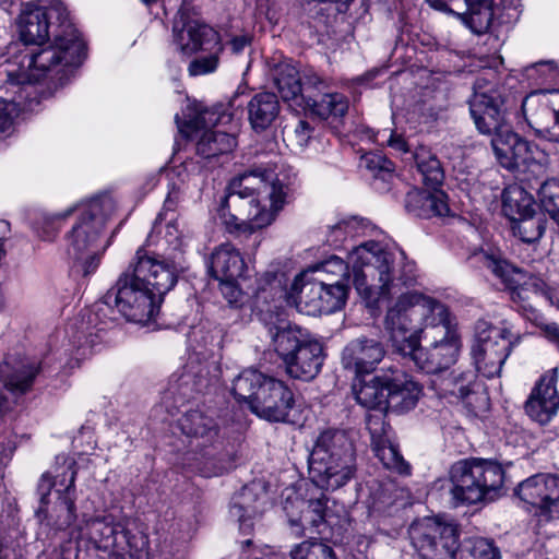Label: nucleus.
<instances>
[{"label": "nucleus", "mask_w": 559, "mask_h": 559, "mask_svg": "<svg viewBox=\"0 0 559 559\" xmlns=\"http://www.w3.org/2000/svg\"><path fill=\"white\" fill-rule=\"evenodd\" d=\"M158 559H182V552L179 547L165 542L160 547Z\"/></svg>", "instance_id": "nucleus-64"}, {"label": "nucleus", "mask_w": 559, "mask_h": 559, "mask_svg": "<svg viewBox=\"0 0 559 559\" xmlns=\"http://www.w3.org/2000/svg\"><path fill=\"white\" fill-rule=\"evenodd\" d=\"M273 81L284 102L302 105L307 95L302 92L300 72L293 63L280 62L274 68Z\"/></svg>", "instance_id": "nucleus-37"}, {"label": "nucleus", "mask_w": 559, "mask_h": 559, "mask_svg": "<svg viewBox=\"0 0 559 559\" xmlns=\"http://www.w3.org/2000/svg\"><path fill=\"white\" fill-rule=\"evenodd\" d=\"M173 41L176 49L186 56L203 50H224L219 33L200 21L187 3H182L174 19Z\"/></svg>", "instance_id": "nucleus-20"}, {"label": "nucleus", "mask_w": 559, "mask_h": 559, "mask_svg": "<svg viewBox=\"0 0 559 559\" xmlns=\"http://www.w3.org/2000/svg\"><path fill=\"white\" fill-rule=\"evenodd\" d=\"M275 162H259L230 180L229 197L250 199L248 219L251 229L271 225L284 209L288 186L280 178Z\"/></svg>", "instance_id": "nucleus-7"}, {"label": "nucleus", "mask_w": 559, "mask_h": 559, "mask_svg": "<svg viewBox=\"0 0 559 559\" xmlns=\"http://www.w3.org/2000/svg\"><path fill=\"white\" fill-rule=\"evenodd\" d=\"M292 559H337L333 549L318 540H305L290 551Z\"/></svg>", "instance_id": "nucleus-52"}, {"label": "nucleus", "mask_w": 559, "mask_h": 559, "mask_svg": "<svg viewBox=\"0 0 559 559\" xmlns=\"http://www.w3.org/2000/svg\"><path fill=\"white\" fill-rule=\"evenodd\" d=\"M320 295L321 301L316 300L310 307V311L329 314L340 310L345 305L347 288L340 280L331 284H326L322 280V294Z\"/></svg>", "instance_id": "nucleus-45"}, {"label": "nucleus", "mask_w": 559, "mask_h": 559, "mask_svg": "<svg viewBox=\"0 0 559 559\" xmlns=\"http://www.w3.org/2000/svg\"><path fill=\"white\" fill-rule=\"evenodd\" d=\"M408 193L407 207L419 217L445 216L450 212L447 195L442 190L430 188Z\"/></svg>", "instance_id": "nucleus-34"}, {"label": "nucleus", "mask_w": 559, "mask_h": 559, "mask_svg": "<svg viewBox=\"0 0 559 559\" xmlns=\"http://www.w3.org/2000/svg\"><path fill=\"white\" fill-rule=\"evenodd\" d=\"M79 538H86L96 549L108 551L110 559H141L148 555L146 537H130L126 523L110 513L85 520Z\"/></svg>", "instance_id": "nucleus-13"}, {"label": "nucleus", "mask_w": 559, "mask_h": 559, "mask_svg": "<svg viewBox=\"0 0 559 559\" xmlns=\"http://www.w3.org/2000/svg\"><path fill=\"white\" fill-rule=\"evenodd\" d=\"M502 212L512 222L536 212L535 201L518 185L507 187L502 192Z\"/></svg>", "instance_id": "nucleus-43"}, {"label": "nucleus", "mask_w": 559, "mask_h": 559, "mask_svg": "<svg viewBox=\"0 0 559 559\" xmlns=\"http://www.w3.org/2000/svg\"><path fill=\"white\" fill-rule=\"evenodd\" d=\"M105 336L106 333L103 330L88 329L87 331L73 332V326L71 325L70 329H57L50 335L49 346H72L76 347V349L93 348L100 345Z\"/></svg>", "instance_id": "nucleus-41"}, {"label": "nucleus", "mask_w": 559, "mask_h": 559, "mask_svg": "<svg viewBox=\"0 0 559 559\" xmlns=\"http://www.w3.org/2000/svg\"><path fill=\"white\" fill-rule=\"evenodd\" d=\"M193 114L188 115L187 120H181L176 115L177 127L185 136L195 139L197 154L205 159L230 153L236 146V138L223 130L207 129L209 126L224 124L230 120V115L222 111V107L213 109H198L190 107Z\"/></svg>", "instance_id": "nucleus-12"}, {"label": "nucleus", "mask_w": 559, "mask_h": 559, "mask_svg": "<svg viewBox=\"0 0 559 559\" xmlns=\"http://www.w3.org/2000/svg\"><path fill=\"white\" fill-rule=\"evenodd\" d=\"M202 52L204 56L195 58L188 67V72L191 76L213 73L218 67L222 52H215L214 49L203 50Z\"/></svg>", "instance_id": "nucleus-56"}, {"label": "nucleus", "mask_w": 559, "mask_h": 559, "mask_svg": "<svg viewBox=\"0 0 559 559\" xmlns=\"http://www.w3.org/2000/svg\"><path fill=\"white\" fill-rule=\"evenodd\" d=\"M352 269L353 284L369 307L401 293L402 287L416 281L415 263L407 261L403 251H393L378 240H365L353 246L347 262L332 257L312 272L333 274L338 280Z\"/></svg>", "instance_id": "nucleus-1"}, {"label": "nucleus", "mask_w": 559, "mask_h": 559, "mask_svg": "<svg viewBox=\"0 0 559 559\" xmlns=\"http://www.w3.org/2000/svg\"><path fill=\"white\" fill-rule=\"evenodd\" d=\"M194 163H185L174 168L169 174V185L166 199L160 212L177 213L176 210L186 195L192 197L201 190L202 175L194 173Z\"/></svg>", "instance_id": "nucleus-27"}, {"label": "nucleus", "mask_w": 559, "mask_h": 559, "mask_svg": "<svg viewBox=\"0 0 559 559\" xmlns=\"http://www.w3.org/2000/svg\"><path fill=\"white\" fill-rule=\"evenodd\" d=\"M558 369L546 371L533 388L525 403L527 415L535 421L545 425L559 409V393L557 391Z\"/></svg>", "instance_id": "nucleus-24"}, {"label": "nucleus", "mask_w": 559, "mask_h": 559, "mask_svg": "<svg viewBox=\"0 0 559 559\" xmlns=\"http://www.w3.org/2000/svg\"><path fill=\"white\" fill-rule=\"evenodd\" d=\"M515 493L540 521L559 519V478L536 474L519 484Z\"/></svg>", "instance_id": "nucleus-21"}, {"label": "nucleus", "mask_w": 559, "mask_h": 559, "mask_svg": "<svg viewBox=\"0 0 559 559\" xmlns=\"http://www.w3.org/2000/svg\"><path fill=\"white\" fill-rule=\"evenodd\" d=\"M513 233L524 242L537 241L546 229L545 218L536 212L513 222Z\"/></svg>", "instance_id": "nucleus-49"}, {"label": "nucleus", "mask_w": 559, "mask_h": 559, "mask_svg": "<svg viewBox=\"0 0 559 559\" xmlns=\"http://www.w3.org/2000/svg\"><path fill=\"white\" fill-rule=\"evenodd\" d=\"M263 511L262 503L249 487L233 498L229 509L231 518L239 522L240 530L247 532L252 527V520Z\"/></svg>", "instance_id": "nucleus-42"}, {"label": "nucleus", "mask_w": 559, "mask_h": 559, "mask_svg": "<svg viewBox=\"0 0 559 559\" xmlns=\"http://www.w3.org/2000/svg\"><path fill=\"white\" fill-rule=\"evenodd\" d=\"M441 12L453 14L475 34L486 33L503 10H515L520 0H426Z\"/></svg>", "instance_id": "nucleus-19"}, {"label": "nucleus", "mask_w": 559, "mask_h": 559, "mask_svg": "<svg viewBox=\"0 0 559 559\" xmlns=\"http://www.w3.org/2000/svg\"><path fill=\"white\" fill-rule=\"evenodd\" d=\"M326 502L328 500L324 496L309 501L298 498L295 501L287 499L284 510L293 527H301L302 530L312 527L321 533V526L328 522Z\"/></svg>", "instance_id": "nucleus-28"}, {"label": "nucleus", "mask_w": 559, "mask_h": 559, "mask_svg": "<svg viewBox=\"0 0 559 559\" xmlns=\"http://www.w3.org/2000/svg\"><path fill=\"white\" fill-rule=\"evenodd\" d=\"M103 304L129 322L147 325L158 316L163 301L126 270L104 295Z\"/></svg>", "instance_id": "nucleus-14"}, {"label": "nucleus", "mask_w": 559, "mask_h": 559, "mask_svg": "<svg viewBox=\"0 0 559 559\" xmlns=\"http://www.w3.org/2000/svg\"><path fill=\"white\" fill-rule=\"evenodd\" d=\"M324 357L323 352H287L283 362L292 378L308 381L319 373Z\"/></svg>", "instance_id": "nucleus-40"}, {"label": "nucleus", "mask_w": 559, "mask_h": 559, "mask_svg": "<svg viewBox=\"0 0 559 559\" xmlns=\"http://www.w3.org/2000/svg\"><path fill=\"white\" fill-rule=\"evenodd\" d=\"M248 119L253 130L267 129L280 114V103L275 94L257 93L247 105Z\"/></svg>", "instance_id": "nucleus-38"}, {"label": "nucleus", "mask_w": 559, "mask_h": 559, "mask_svg": "<svg viewBox=\"0 0 559 559\" xmlns=\"http://www.w3.org/2000/svg\"><path fill=\"white\" fill-rule=\"evenodd\" d=\"M415 160L421 180L427 188L439 187L444 178L439 159L427 148L420 147L415 153Z\"/></svg>", "instance_id": "nucleus-47"}, {"label": "nucleus", "mask_w": 559, "mask_h": 559, "mask_svg": "<svg viewBox=\"0 0 559 559\" xmlns=\"http://www.w3.org/2000/svg\"><path fill=\"white\" fill-rule=\"evenodd\" d=\"M40 371V364L21 352L8 353L0 364V416L11 407L9 397L2 392L17 396L26 393ZM15 449L12 431L0 423V559L22 557L23 533L20 530L17 508L7 493L2 481L3 469Z\"/></svg>", "instance_id": "nucleus-2"}, {"label": "nucleus", "mask_w": 559, "mask_h": 559, "mask_svg": "<svg viewBox=\"0 0 559 559\" xmlns=\"http://www.w3.org/2000/svg\"><path fill=\"white\" fill-rule=\"evenodd\" d=\"M414 549L423 559H455L459 535L451 524L431 518L416 520L408 528Z\"/></svg>", "instance_id": "nucleus-18"}, {"label": "nucleus", "mask_w": 559, "mask_h": 559, "mask_svg": "<svg viewBox=\"0 0 559 559\" xmlns=\"http://www.w3.org/2000/svg\"><path fill=\"white\" fill-rule=\"evenodd\" d=\"M273 344L277 348L283 349H304L319 348L322 349L323 344L316 338L306 329L298 325L287 324L286 326H275L269 330Z\"/></svg>", "instance_id": "nucleus-39"}, {"label": "nucleus", "mask_w": 559, "mask_h": 559, "mask_svg": "<svg viewBox=\"0 0 559 559\" xmlns=\"http://www.w3.org/2000/svg\"><path fill=\"white\" fill-rule=\"evenodd\" d=\"M407 357L426 373H437L453 365L456 352H408Z\"/></svg>", "instance_id": "nucleus-46"}, {"label": "nucleus", "mask_w": 559, "mask_h": 559, "mask_svg": "<svg viewBox=\"0 0 559 559\" xmlns=\"http://www.w3.org/2000/svg\"><path fill=\"white\" fill-rule=\"evenodd\" d=\"M467 260L474 267L489 270L509 287L527 284L525 274L509 264L502 258L501 251L490 243H484L479 248L474 249Z\"/></svg>", "instance_id": "nucleus-25"}, {"label": "nucleus", "mask_w": 559, "mask_h": 559, "mask_svg": "<svg viewBox=\"0 0 559 559\" xmlns=\"http://www.w3.org/2000/svg\"><path fill=\"white\" fill-rule=\"evenodd\" d=\"M111 210L112 203L108 198L82 201L63 211L43 215L37 233L41 239L52 240L60 223L71 218V227L63 236L64 253L73 270L87 276L96 271L110 246L106 225Z\"/></svg>", "instance_id": "nucleus-3"}, {"label": "nucleus", "mask_w": 559, "mask_h": 559, "mask_svg": "<svg viewBox=\"0 0 559 559\" xmlns=\"http://www.w3.org/2000/svg\"><path fill=\"white\" fill-rule=\"evenodd\" d=\"M443 324L439 345L459 347L461 335L449 318L448 308L439 300L417 290L401 293L388 308L385 328L395 349H419L424 330L420 325Z\"/></svg>", "instance_id": "nucleus-5"}, {"label": "nucleus", "mask_w": 559, "mask_h": 559, "mask_svg": "<svg viewBox=\"0 0 559 559\" xmlns=\"http://www.w3.org/2000/svg\"><path fill=\"white\" fill-rule=\"evenodd\" d=\"M356 455L345 431L326 430L317 439L309 457V477L324 490L346 485L355 475Z\"/></svg>", "instance_id": "nucleus-10"}, {"label": "nucleus", "mask_w": 559, "mask_h": 559, "mask_svg": "<svg viewBox=\"0 0 559 559\" xmlns=\"http://www.w3.org/2000/svg\"><path fill=\"white\" fill-rule=\"evenodd\" d=\"M543 102L554 112L556 122L559 124V90L554 91H535L527 95L522 102V112L525 119L530 121L528 116H533L534 107L537 103Z\"/></svg>", "instance_id": "nucleus-50"}, {"label": "nucleus", "mask_w": 559, "mask_h": 559, "mask_svg": "<svg viewBox=\"0 0 559 559\" xmlns=\"http://www.w3.org/2000/svg\"><path fill=\"white\" fill-rule=\"evenodd\" d=\"M469 111L479 132L484 134H497L508 128L507 109L501 93L493 85L483 86L477 81Z\"/></svg>", "instance_id": "nucleus-22"}, {"label": "nucleus", "mask_w": 559, "mask_h": 559, "mask_svg": "<svg viewBox=\"0 0 559 559\" xmlns=\"http://www.w3.org/2000/svg\"><path fill=\"white\" fill-rule=\"evenodd\" d=\"M378 233L376 226L368 219L358 216H346L328 226L326 242L335 249H347L346 242L349 240L372 237Z\"/></svg>", "instance_id": "nucleus-30"}, {"label": "nucleus", "mask_w": 559, "mask_h": 559, "mask_svg": "<svg viewBox=\"0 0 559 559\" xmlns=\"http://www.w3.org/2000/svg\"><path fill=\"white\" fill-rule=\"evenodd\" d=\"M542 207L559 224V180H546L538 190Z\"/></svg>", "instance_id": "nucleus-53"}, {"label": "nucleus", "mask_w": 559, "mask_h": 559, "mask_svg": "<svg viewBox=\"0 0 559 559\" xmlns=\"http://www.w3.org/2000/svg\"><path fill=\"white\" fill-rule=\"evenodd\" d=\"M301 106L319 118L326 119L330 116H344L348 109V102L343 94L326 93L322 95L320 100L307 95Z\"/></svg>", "instance_id": "nucleus-44"}, {"label": "nucleus", "mask_w": 559, "mask_h": 559, "mask_svg": "<svg viewBox=\"0 0 559 559\" xmlns=\"http://www.w3.org/2000/svg\"><path fill=\"white\" fill-rule=\"evenodd\" d=\"M75 461L63 457L53 472L44 473L37 484L39 507L36 518L41 528L49 533L68 532L72 539H79L83 526L76 524V468Z\"/></svg>", "instance_id": "nucleus-6"}, {"label": "nucleus", "mask_w": 559, "mask_h": 559, "mask_svg": "<svg viewBox=\"0 0 559 559\" xmlns=\"http://www.w3.org/2000/svg\"><path fill=\"white\" fill-rule=\"evenodd\" d=\"M525 76L536 84L554 82L559 78V68L552 60L539 61L525 69Z\"/></svg>", "instance_id": "nucleus-54"}, {"label": "nucleus", "mask_w": 559, "mask_h": 559, "mask_svg": "<svg viewBox=\"0 0 559 559\" xmlns=\"http://www.w3.org/2000/svg\"><path fill=\"white\" fill-rule=\"evenodd\" d=\"M508 354L504 352H474L476 369L486 378L499 376Z\"/></svg>", "instance_id": "nucleus-51"}, {"label": "nucleus", "mask_w": 559, "mask_h": 559, "mask_svg": "<svg viewBox=\"0 0 559 559\" xmlns=\"http://www.w3.org/2000/svg\"><path fill=\"white\" fill-rule=\"evenodd\" d=\"M57 43L37 53L26 55L24 59L27 61V70L24 67L20 72L8 70L9 79L0 88V135L10 130L14 117L23 109L33 83L46 76L62 81L67 75V67L78 60L82 50L80 40L70 38L67 43Z\"/></svg>", "instance_id": "nucleus-4"}, {"label": "nucleus", "mask_w": 559, "mask_h": 559, "mask_svg": "<svg viewBox=\"0 0 559 559\" xmlns=\"http://www.w3.org/2000/svg\"><path fill=\"white\" fill-rule=\"evenodd\" d=\"M181 431L188 437L202 439V444L212 443L218 433L215 419L204 407L188 409L179 419Z\"/></svg>", "instance_id": "nucleus-36"}, {"label": "nucleus", "mask_w": 559, "mask_h": 559, "mask_svg": "<svg viewBox=\"0 0 559 559\" xmlns=\"http://www.w3.org/2000/svg\"><path fill=\"white\" fill-rule=\"evenodd\" d=\"M310 271L298 274L290 285L289 289L282 287V281L275 275L266 274L264 282L260 284L257 290V298L265 302L275 301L284 298L287 305L295 307L299 312L307 316H320L321 312L310 311V307L316 300L321 301L322 278L311 277Z\"/></svg>", "instance_id": "nucleus-17"}, {"label": "nucleus", "mask_w": 559, "mask_h": 559, "mask_svg": "<svg viewBox=\"0 0 559 559\" xmlns=\"http://www.w3.org/2000/svg\"><path fill=\"white\" fill-rule=\"evenodd\" d=\"M301 87L305 91H308L309 88L321 91L325 88L326 81L322 79L314 70L312 69H306L301 73Z\"/></svg>", "instance_id": "nucleus-63"}, {"label": "nucleus", "mask_w": 559, "mask_h": 559, "mask_svg": "<svg viewBox=\"0 0 559 559\" xmlns=\"http://www.w3.org/2000/svg\"><path fill=\"white\" fill-rule=\"evenodd\" d=\"M421 392L417 382L404 374L389 376L386 388L388 408L406 412L415 407Z\"/></svg>", "instance_id": "nucleus-33"}, {"label": "nucleus", "mask_w": 559, "mask_h": 559, "mask_svg": "<svg viewBox=\"0 0 559 559\" xmlns=\"http://www.w3.org/2000/svg\"><path fill=\"white\" fill-rule=\"evenodd\" d=\"M524 336L507 328L495 326L486 320H478L474 328V342L477 349L500 347L511 349L521 345Z\"/></svg>", "instance_id": "nucleus-32"}, {"label": "nucleus", "mask_w": 559, "mask_h": 559, "mask_svg": "<svg viewBox=\"0 0 559 559\" xmlns=\"http://www.w3.org/2000/svg\"><path fill=\"white\" fill-rule=\"evenodd\" d=\"M449 385L450 388L447 389L449 394L461 400L472 412L477 413L488 407L487 393L475 372H463L453 378Z\"/></svg>", "instance_id": "nucleus-31"}, {"label": "nucleus", "mask_w": 559, "mask_h": 559, "mask_svg": "<svg viewBox=\"0 0 559 559\" xmlns=\"http://www.w3.org/2000/svg\"><path fill=\"white\" fill-rule=\"evenodd\" d=\"M69 17L67 8L61 2H56L49 8H41L33 2H26L22 4L20 17H19V29L21 39L26 45H35L41 47L38 50L26 51L22 55V59L19 63V69L15 72H20L24 66V70H27V61L24 59L26 55L37 53L49 46L58 45L57 41H68L70 38H75L81 41L82 50L80 56L74 63L67 67V75L59 81L58 79L46 76L44 80H48L52 84L62 85L72 73V69L80 66L84 57L85 44L80 37V34L74 29L71 24H66Z\"/></svg>", "instance_id": "nucleus-8"}, {"label": "nucleus", "mask_w": 559, "mask_h": 559, "mask_svg": "<svg viewBox=\"0 0 559 559\" xmlns=\"http://www.w3.org/2000/svg\"><path fill=\"white\" fill-rule=\"evenodd\" d=\"M374 142L386 145L401 154L408 152V145L404 136L393 130L378 131L374 135Z\"/></svg>", "instance_id": "nucleus-60"}, {"label": "nucleus", "mask_w": 559, "mask_h": 559, "mask_svg": "<svg viewBox=\"0 0 559 559\" xmlns=\"http://www.w3.org/2000/svg\"><path fill=\"white\" fill-rule=\"evenodd\" d=\"M502 466L490 460L468 459L454 463L449 471V478L433 483V489L443 492L454 506L475 504L484 500L491 491L503 485Z\"/></svg>", "instance_id": "nucleus-9"}, {"label": "nucleus", "mask_w": 559, "mask_h": 559, "mask_svg": "<svg viewBox=\"0 0 559 559\" xmlns=\"http://www.w3.org/2000/svg\"><path fill=\"white\" fill-rule=\"evenodd\" d=\"M233 199L234 197H229V194H227L222 200L221 206L218 209V216L221 221L229 231L243 230L253 233L255 229H251L248 218L245 222L243 219L237 217L236 215L229 212V203Z\"/></svg>", "instance_id": "nucleus-57"}, {"label": "nucleus", "mask_w": 559, "mask_h": 559, "mask_svg": "<svg viewBox=\"0 0 559 559\" xmlns=\"http://www.w3.org/2000/svg\"><path fill=\"white\" fill-rule=\"evenodd\" d=\"M491 147L499 165L510 171L542 176L550 158L545 150L527 141L509 127L492 135Z\"/></svg>", "instance_id": "nucleus-15"}, {"label": "nucleus", "mask_w": 559, "mask_h": 559, "mask_svg": "<svg viewBox=\"0 0 559 559\" xmlns=\"http://www.w3.org/2000/svg\"><path fill=\"white\" fill-rule=\"evenodd\" d=\"M533 317L530 318L540 329L542 334L555 346L559 347V325L555 322L547 323L536 311H532Z\"/></svg>", "instance_id": "nucleus-62"}, {"label": "nucleus", "mask_w": 559, "mask_h": 559, "mask_svg": "<svg viewBox=\"0 0 559 559\" xmlns=\"http://www.w3.org/2000/svg\"><path fill=\"white\" fill-rule=\"evenodd\" d=\"M195 345L200 347H223L225 332L221 326L202 325L192 331Z\"/></svg>", "instance_id": "nucleus-55"}, {"label": "nucleus", "mask_w": 559, "mask_h": 559, "mask_svg": "<svg viewBox=\"0 0 559 559\" xmlns=\"http://www.w3.org/2000/svg\"><path fill=\"white\" fill-rule=\"evenodd\" d=\"M185 269L178 255L167 257L139 248L127 271L164 301L165 295L175 287Z\"/></svg>", "instance_id": "nucleus-16"}, {"label": "nucleus", "mask_w": 559, "mask_h": 559, "mask_svg": "<svg viewBox=\"0 0 559 559\" xmlns=\"http://www.w3.org/2000/svg\"><path fill=\"white\" fill-rule=\"evenodd\" d=\"M383 358V352H345L342 362L345 369L352 370L356 379L372 372Z\"/></svg>", "instance_id": "nucleus-48"}, {"label": "nucleus", "mask_w": 559, "mask_h": 559, "mask_svg": "<svg viewBox=\"0 0 559 559\" xmlns=\"http://www.w3.org/2000/svg\"><path fill=\"white\" fill-rule=\"evenodd\" d=\"M313 135V128L306 120H299L290 135V141L302 151L308 146Z\"/></svg>", "instance_id": "nucleus-61"}, {"label": "nucleus", "mask_w": 559, "mask_h": 559, "mask_svg": "<svg viewBox=\"0 0 559 559\" xmlns=\"http://www.w3.org/2000/svg\"><path fill=\"white\" fill-rule=\"evenodd\" d=\"M366 424L371 437L372 450L383 466L400 475H409L411 466L393 442L392 429L385 424L383 414L369 415Z\"/></svg>", "instance_id": "nucleus-23"}, {"label": "nucleus", "mask_w": 559, "mask_h": 559, "mask_svg": "<svg viewBox=\"0 0 559 559\" xmlns=\"http://www.w3.org/2000/svg\"><path fill=\"white\" fill-rule=\"evenodd\" d=\"M361 165L372 171L374 175H390L393 171L392 162L379 152L366 153L361 157Z\"/></svg>", "instance_id": "nucleus-58"}, {"label": "nucleus", "mask_w": 559, "mask_h": 559, "mask_svg": "<svg viewBox=\"0 0 559 559\" xmlns=\"http://www.w3.org/2000/svg\"><path fill=\"white\" fill-rule=\"evenodd\" d=\"M233 393L247 402L253 414L272 423L286 421L294 406V394L287 384L255 368H247L234 379Z\"/></svg>", "instance_id": "nucleus-11"}, {"label": "nucleus", "mask_w": 559, "mask_h": 559, "mask_svg": "<svg viewBox=\"0 0 559 559\" xmlns=\"http://www.w3.org/2000/svg\"><path fill=\"white\" fill-rule=\"evenodd\" d=\"M147 247H156L163 255L174 257L185 246L183 231L177 213L159 212L146 239Z\"/></svg>", "instance_id": "nucleus-26"}, {"label": "nucleus", "mask_w": 559, "mask_h": 559, "mask_svg": "<svg viewBox=\"0 0 559 559\" xmlns=\"http://www.w3.org/2000/svg\"><path fill=\"white\" fill-rule=\"evenodd\" d=\"M389 376H374L366 381L356 379L353 383V393L358 404L370 409H388L386 388Z\"/></svg>", "instance_id": "nucleus-35"}, {"label": "nucleus", "mask_w": 559, "mask_h": 559, "mask_svg": "<svg viewBox=\"0 0 559 559\" xmlns=\"http://www.w3.org/2000/svg\"><path fill=\"white\" fill-rule=\"evenodd\" d=\"M209 269L219 282H233L246 276L247 266L241 253L230 243H222L211 253Z\"/></svg>", "instance_id": "nucleus-29"}, {"label": "nucleus", "mask_w": 559, "mask_h": 559, "mask_svg": "<svg viewBox=\"0 0 559 559\" xmlns=\"http://www.w3.org/2000/svg\"><path fill=\"white\" fill-rule=\"evenodd\" d=\"M191 389V376L182 374L175 383H171L164 399H174L176 406L183 404V402L190 396Z\"/></svg>", "instance_id": "nucleus-59"}]
</instances>
